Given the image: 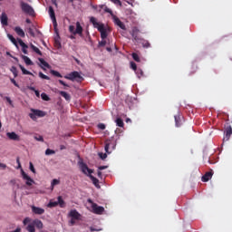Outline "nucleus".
Returning a JSON list of instances; mask_svg holds the SVG:
<instances>
[{
  "instance_id": "nucleus-1",
  "label": "nucleus",
  "mask_w": 232,
  "mask_h": 232,
  "mask_svg": "<svg viewBox=\"0 0 232 232\" xmlns=\"http://www.w3.org/2000/svg\"><path fill=\"white\" fill-rule=\"evenodd\" d=\"M64 79H67L68 81L76 82H82L84 81V77L79 73L77 71H73L67 75L64 76Z\"/></svg>"
},
{
  "instance_id": "nucleus-2",
  "label": "nucleus",
  "mask_w": 232,
  "mask_h": 232,
  "mask_svg": "<svg viewBox=\"0 0 232 232\" xmlns=\"http://www.w3.org/2000/svg\"><path fill=\"white\" fill-rule=\"evenodd\" d=\"M82 31L83 29L80 22H76V29L73 25L69 26V32L72 34V35H80V37H82Z\"/></svg>"
},
{
  "instance_id": "nucleus-3",
  "label": "nucleus",
  "mask_w": 232,
  "mask_h": 232,
  "mask_svg": "<svg viewBox=\"0 0 232 232\" xmlns=\"http://www.w3.org/2000/svg\"><path fill=\"white\" fill-rule=\"evenodd\" d=\"M117 146V140L115 139L111 138L105 141V151L106 153H111L112 150H115Z\"/></svg>"
},
{
  "instance_id": "nucleus-4",
  "label": "nucleus",
  "mask_w": 232,
  "mask_h": 232,
  "mask_svg": "<svg viewBox=\"0 0 232 232\" xmlns=\"http://www.w3.org/2000/svg\"><path fill=\"white\" fill-rule=\"evenodd\" d=\"M87 202L89 204H92V211L95 213V215H102L104 213V208L98 206L96 203L93 202L92 199H87Z\"/></svg>"
},
{
  "instance_id": "nucleus-5",
  "label": "nucleus",
  "mask_w": 232,
  "mask_h": 232,
  "mask_svg": "<svg viewBox=\"0 0 232 232\" xmlns=\"http://www.w3.org/2000/svg\"><path fill=\"white\" fill-rule=\"evenodd\" d=\"M20 6L22 8V11L24 14H28V15H34V14H35V11H34V7L27 3L21 2Z\"/></svg>"
},
{
  "instance_id": "nucleus-6",
  "label": "nucleus",
  "mask_w": 232,
  "mask_h": 232,
  "mask_svg": "<svg viewBox=\"0 0 232 232\" xmlns=\"http://www.w3.org/2000/svg\"><path fill=\"white\" fill-rule=\"evenodd\" d=\"M79 166L81 168V171L84 173V175H92L93 173V170L88 168V165L82 161H79Z\"/></svg>"
},
{
  "instance_id": "nucleus-7",
  "label": "nucleus",
  "mask_w": 232,
  "mask_h": 232,
  "mask_svg": "<svg viewBox=\"0 0 232 232\" xmlns=\"http://www.w3.org/2000/svg\"><path fill=\"white\" fill-rule=\"evenodd\" d=\"M112 21L114 24H116V26H119V28H121V30H126V25L124 24V23H122V21H121V19H119V17H117V15L112 16Z\"/></svg>"
},
{
  "instance_id": "nucleus-8",
  "label": "nucleus",
  "mask_w": 232,
  "mask_h": 232,
  "mask_svg": "<svg viewBox=\"0 0 232 232\" xmlns=\"http://www.w3.org/2000/svg\"><path fill=\"white\" fill-rule=\"evenodd\" d=\"M98 32L101 34V37L102 40L106 39L108 37V31L106 30V27H104V24L102 25H99Z\"/></svg>"
},
{
  "instance_id": "nucleus-9",
  "label": "nucleus",
  "mask_w": 232,
  "mask_h": 232,
  "mask_svg": "<svg viewBox=\"0 0 232 232\" xmlns=\"http://www.w3.org/2000/svg\"><path fill=\"white\" fill-rule=\"evenodd\" d=\"M22 177H23L24 180H26V182H25L26 186H32V184H34L35 182L24 170H22Z\"/></svg>"
},
{
  "instance_id": "nucleus-10",
  "label": "nucleus",
  "mask_w": 232,
  "mask_h": 232,
  "mask_svg": "<svg viewBox=\"0 0 232 232\" xmlns=\"http://www.w3.org/2000/svg\"><path fill=\"white\" fill-rule=\"evenodd\" d=\"M213 178V170L208 171L205 175L202 176L201 180L202 182H209Z\"/></svg>"
},
{
  "instance_id": "nucleus-11",
  "label": "nucleus",
  "mask_w": 232,
  "mask_h": 232,
  "mask_svg": "<svg viewBox=\"0 0 232 232\" xmlns=\"http://www.w3.org/2000/svg\"><path fill=\"white\" fill-rule=\"evenodd\" d=\"M225 133H226V136L224 137L223 140L227 141V140H229V139L231 138V135H232L231 126H228L226 128Z\"/></svg>"
},
{
  "instance_id": "nucleus-12",
  "label": "nucleus",
  "mask_w": 232,
  "mask_h": 232,
  "mask_svg": "<svg viewBox=\"0 0 232 232\" xmlns=\"http://www.w3.org/2000/svg\"><path fill=\"white\" fill-rule=\"evenodd\" d=\"M31 208L33 213H34V215H44V208L35 207V206H33Z\"/></svg>"
},
{
  "instance_id": "nucleus-13",
  "label": "nucleus",
  "mask_w": 232,
  "mask_h": 232,
  "mask_svg": "<svg viewBox=\"0 0 232 232\" xmlns=\"http://www.w3.org/2000/svg\"><path fill=\"white\" fill-rule=\"evenodd\" d=\"M0 21L3 26H8V15H6V13H2Z\"/></svg>"
},
{
  "instance_id": "nucleus-14",
  "label": "nucleus",
  "mask_w": 232,
  "mask_h": 232,
  "mask_svg": "<svg viewBox=\"0 0 232 232\" xmlns=\"http://www.w3.org/2000/svg\"><path fill=\"white\" fill-rule=\"evenodd\" d=\"M6 135L11 140H21V138L15 132H7Z\"/></svg>"
},
{
  "instance_id": "nucleus-15",
  "label": "nucleus",
  "mask_w": 232,
  "mask_h": 232,
  "mask_svg": "<svg viewBox=\"0 0 232 232\" xmlns=\"http://www.w3.org/2000/svg\"><path fill=\"white\" fill-rule=\"evenodd\" d=\"M139 28L137 27H133L131 32H130V35H132L134 41H139Z\"/></svg>"
},
{
  "instance_id": "nucleus-16",
  "label": "nucleus",
  "mask_w": 232,
  "mask_h": 232,
  "mask_svg": "<svg viewBox=\"0 0 232 232\" xmlns=\"http://www.w3.org/2000/svg\"><path fill=\"white\" fill-rule=\"evenodd\" d=\"M89 178L91 179L92 184H94L95 188H97L98 189H101V185H99V179L95 177H93V175H89Z\"/></svg>"
},
{
  "instance_id": "nucleus-17",
  "label": "nucleus",
  "mask_w": 232,
  "mask_h": 232,
  "mask_svg": "<svg viewBox=\"0 0 232 232\" xmlns=\"http://www.w3.org/2000/svg\"><path fill=\"white\" fill-rule=\"evenodd\" d=\"M59 93L61 94V96L63 97V99H65V101H67V102H70V101H72V96L70 95V93L64 91H60Z\"/></svg>"
},
{
  "instance_id": "nucleus-18",
  "label": "nucleus",
  "mask_w": 232,
  "mask_h": 232,
  "mask_svg": "<svg viewBox=\"0 0 232 232\" xmlns=\"http://www.w3.org/2000/svg\"><path fill=\"white\" fill-rule=\"evenodd\" d=\"M31 111L33 113H34V115H36V117H44V115H46V113H44V111H39V110H35V109H32Z\"/></svg>"
},
{
  "instance_id": "nucleus-19",
  "label": "nucleus",
  "mask_w": 232,
  "mask_h": 232,
  "mask_svg": "<svg viewBox=\"0 0 232 232\" xmlns=\"http://www.w3.org/2000/svg\"><path fill=\"white\" fill-rule=\"evenodd\" d=\"M90 22L93 24L94 28H97V29H99V26L104 24L98 23L97 19H95V17L93 16L90 18Z\"/></svg>"
},
{
  "instance_id": "nucleus-20",
  "label": "nucleus",
  "mask_w": 232,
  "mask_h": 232,
  "mask_svg": "<svg viewBox=\"0 0 232 232\" xmlns=\"http://www.w3.org/2000/svg\"><path fill=\"white\" fill-rule=\"evenodd\" d=\"M14 32L17 34V35H19V37H24L25 35L24 31L19 26L14 27Z\"/></svg>"
},
{
  "instance_id": "nucleus-21",
  "label": "nucleus",
  "mask_w": 232,
  "mask_h": 232,
  "mask_svg": "<svg viewBox=\"0 0 232 232\" xmlns=\"http://www.w3.org/2000/svg\"><path fill=\"white\" fill-rule=\"evenodd\" d=\"M22 59L24 61L27 66H32L34 64V62H32V60L26 55H23Z\"/></svg>"
},
{
  "instance_id": "nucleus-22",
  "label": "nucleus",
  "mask_w": 232,
  "mask_h": 232,
  "mask_svg": "<svg viewBox=\"0 0 232 232\" xmlns=\"http://www.w3.org/2000/svg\"><path fill=\"white\" fill-rule=\"evenodd\" d=\"M57 204L60 208H66V202H64L62 196L58 197Z\"/></svg>"
},
{
  "instance_id": "nucleus-23",
  "label": "nucleus",
  "mask_w": 232,
  "mask_h": 232,
  "mask_svg": "<svg viewBox=\"0 0 232 232\" xmlns=\"http://www.w3.org/2000/svg\"><path fill=\"white\" fill-rule=\"evenodd\" d=\"M174 119H175L177 128H179V126H182V119H180V115L174 116Z\"/></svg>"
},
{
  "instance_id": "nucleus-24",
  "label": "nucleus",
  "mask_w": 232,
  "mask_h": 232,
  "mask_svg": "<svg viewBox=\"0 0 232 232\" xmlns=\"http://www.w3.org/2000/svg\"><path fill=\"white\" fill-rule=\"evenodd\" d=\"M70 217H72V218H74L75 220H78L80 215H79V212L77 210H71L70 211Z\"/></svg>"
},
{
  "instance_id": "nucleus-25",
  "label": "nucleus",
  "mask_w": 232,
  "mask_h": 232,
  "mask_svg": "<svg viewBox=\"0 0 232 232\" xmlns=\"http://www.w3.org/2000/svg\"><path fill=\"white\" fill-rule=\"evenodd\" d=\"M33 224H34V227H36L38 229H43V221L39 219H35L33 221Z\"/></svg>"
},
{
  "instance_id": "nucleus-26",
  "label": "nucleus",
  "mask_w": 232,
  "mask_h": 232,
  "mask_svg": "<svg viewBox=\"0 0 232 232\" xmlns=\"http://www.w3.org/2000/svg\"><path fill=\"white\" fill-rule=\"evenodd\" d=\"M115 122L119 128H124V121H122L121 118H117Z\"/></svg>"
},
{
  "instance_id": "nucleus-27",
  "label": "nucleus",
  "mask_w": 232,
  "mask_h": 232,
  "mask_svg": "<svg viewBox=\"0 0 232 232\" xmlns=\"http://www.w3.org/2000/svg\"><path fill=\"white\" fill-rule=\"evenodd\" d=\"M30 47L32 48V50H34L35 52V53H37L38 55H43V53L41 52V50H39V48H37L35 45H34V44H30Z\"/></svg>"
},
{
  "instance_id": "nucleus-28",
  "label": "nucleus",
  "mask_w": 232,
  "mask_h": 232,
  "mask_svg": "<svg viewBox=\"0 0 232 232\" xmlns=\"http://www.w3.org/2000/svg\"><path fill=\"white\" fill-rule=\"evenodd\" d=\"M26 230L29 231V232H35V225L34 223H30L26 227Z\"/></svg>"
},
{
  "instance_id": "nucleus-29",
  "label": "nucleus",
  "mask_w": 232,
  "mask_h": 232,
  "mask_svg": "<svg viewBox=\"0 0 232 232\" xmlns=\"http://www.w3.org/2000/svg\"><path fill=\"white\" fill-rule=\"evenodd\" d=\"M39 63L44 65V68H50V63L44 61L43 58L38 59Z\"/></svg>"
},
{
  "instance_id": "nucleus-30",
  "label": "nucleus",
  "mask_w": 232,
  "mask_h": 232,
  "mask_svg": "<svg viewBox=\"0 0 232 232\" xmlns=\"http://www.w3.org/2000/svg\"><path fill=\"white\" fill-rule=\"evenodd\" d=\"M19 68L22 71V72L24 73V75H33L30 71H27V70L24 69V66L20 64Z\"/></svg>"
},
{
  "instance_id": "nucleus-31",
  "label": "nucleus",
  "mask_w": 232,
  "mask_h": 232,
  "mask_svg": "<svg viewBox=\"0 0 232 232\" xmlns=\"http://www.w3.org/2000/svg\"><path fill=\"white\" fill-rule=\"evenodd\" d=\"M49 15L51 19H55V11L53 10V7L49 6Z\"/></svg>"
},
{
  "instance_id": "nucleus-32",
  "label": "nucleus",
  "mask_w": 232,
  "mask_h": 232,
  "mask_svg": "<svg viewBox=\"0 0 232 232\" xmlns=\"http://www.w3.org/2000/svg\"><path fill=\"white\" fill-rule=\"evenodd\" d=\"M136 75L140 79L144 75V72L142 69L138 68V70L135 71Z\"/></svg>"
},
{
  "instance_id": "nucleus-33",
  "label": "nucleus",
  "mask_w": 232,
  "mask_h": 232,
  "mask_svg": "<svg viewBox=\"0 0 232 232\" xmlns=\"http://www.w3.org/2000/svg\"><path fill=\"white\" fill-rule=\"evenodd\" d=\"M57 206H58L57 201H52V200H51V201L48 203L47 208H57Z\"/></svg>"
},
{
  "instance_id": "nucleus-34",
  "label": "nucleus",
  "mask_w": 232,
  "mask_h": 232,
  "mask_svg": "<svg viewBox=\"0 0 232 232\" xmlns=\"http://www.w3.org/2000/svg\"><path fill=\"white\" fill-rule=\"evenodd\" d=\"M52 75H54V77H60L63 78V74H61V72L55 71V70H52L51 71Z\"/></svg>"
},
{
  "instance_id": "nucleus-35",
  "label": "nucleus",
  "mask_w": 232,
  "mask_h": 232,
  "mask_svg": "<svg viewBox=\"0 0 232 232\" xmlns=\"http://www.w3.org/2000/svg\"><path fill=\"white\" fill-rule=\"evenodd\" d=\"M132 59L136 61V63H140V57L136 53H132Z\"/></svg>"
},
{
  "instance_id": "nucleus-36",
  "label": "nucleus",
  "mask_w": 232,
  "mask_h": 232,
  "mask_svg": "<svg viewBox=\"0 0 232 232\" xmlns=\"http://www.w3.org/2000/svg\"><path fill=\"white\" fill-rule=\"evenodd\" d=\"M8 39L13 43V44H17V40L12 34H7Z\"/></svg>"
},
{
  "instance_id": "nucleus-37",
  "label": "nucleus",
  "mask_w": 232,
  "mask_h": 232,
  "mask_svg": "<svg viewBox=\"0 0 232 232\" xmlns=\"http://www.w3.org/2000/svg\"><path fill=\"white\" fill-rule=\"evenodd\" d=\"M39 77L41 79H44L45 81H50V78L46 74L43 73L42 72H39Z\"/></svg>"
},
{
  "instance_id": "nucleus-38",
  "label": "nucleus",
  "mask_w": 232,
  "mask_h": 232,
  "mask_svg": "<svg viewBox=\"0 0 232 232\" xmlns=\"http://www.w3.org/2000/svg\"><path fill=\"white\" fill-rule=\"evenodd\" d=\"M104 12H106V14H110L113 19V16H115V14H113V11H111V9L105 7L104 8Z\"/></svg>"
},
{
  "instance_id": "nucleus-39",
  "label": "nucleus",
  "mask_w": 232,
  "mask_h": 232,
  "mask_svg": "<svg viewBox=\"0 0 232 232\" xmlns=\"http://www.w3.org/2000/svg\"><path fill=\"white\" fill-rule=\"evenodd\" d=\"M52 21H53L54 32H55L57 34H59V33L57 32V20L54 18V19H52Z\"/></svg>"
},
{
  "instance_id": "nucleus-40",
  "label": "nucleus",
  "mask_w": 232,
  "mask_h": 232,
  "mask_svg": "<svg viewBox=\"0 0 232 232\" xmlns=\"http://www.w3.org/2000/svg\"><path fill=\"white\" fill-rule=\"evenodd\" d=\"M45 155H55V150H51V149H47L45 150Z\"/></svg>"
},
{
  "instance_id": "nucleus-41",
  "label": "nucleus",
  "mask_w": 232,
  "mask_h": 232,
  "mask_svg": "<svg viewBox=\"0 0 232 232\" xmlns=\"http://www.w3.org/2000/svg\"><path fill=\"white\" fill-rule=\"evenodd\" d=\"M104 46H106V40L105 39L99 42V44H98V48H102Z\"/></svg>"
},
{
  "instance_id": "nucleus-42",
  "label": "nucleus",
  "mask_w": 232,
  "mask_h": 232,
  "mask_svg": "<svg viewBox=\"0 0 232 232\" xmlns=\"http://www.w3.org/2000/svg\"><path fill=\"white\" fill-rule=\"evenodd\" d=\"M35 140H38V142H44V138H43V136L38 135V136H34Z\"/></svg>"
},
{
  "instance_id": "nucleus-43",
  "label": "nucleus",
  "mask_w": 232,
  "mask_h": 232,
  "mask_svg": "<svg viewBox=\"0 0 232 232\" xmlns=\"http://www.w3.org/2000/svg\"><path fill=\"white\" fill-rule=\"evenodd\" d=\"M18 43L20 44V46L23 48H28V45L26 44H24V42H23L21 39L18 40Z\"/></svg>"
},
{
  "instance_id": "nucleus-44",
  "label": "nucleus",
  "mask_w": 232,
  "mask_h": 232,
  "mask_svg": "<svg viewBox=\"0 0 232 232\" xmlns=\"http://www.w3.org/2000/svg\"><path fill=\"white\" fill-rule=\"evenodd\" d=\"M60 182H61V181H60L59 179H53V181H52V183H51V186L53 188V186L59 185Z\"/></svg>"
},
{
  "instance_id": "nucleus-45",
  "label": "nucleus",
  "mask_w": 232,
  "mask_h": 232,
  "mask_svg": "<svg viewBox=\"0 0 232 232\" xmlns=\"http://www.w3.org/2000/svg\"><path fill=\"white\" fill-rule=\"evenodd\" d=\"M11 72L14 74V77H17V68H15V66L11 68Z\"/></svg>"
},
{
  "instance_id": "nucleus-46",
  "label": "nucleus",
  "mask_w": 232,
  "mask_h": 232,
  "mask_svg": "<svg viewBox=\"0 0 232 232\" xmlns=\"http://www.w3.org/2000/svg\"><path fill=\"white\" fill-rule=\"evenodd\" d=\"M41 98L43 99V101H50V97H48L47 94L44 92L41 94Z\"/></svg>"
},
{
  "instance_id": "nucleus-47",
  "label": "nucleus",
  "mask_w": 232,
  "mask_h": 232,
  "mask_svg": "<svg viewBox=\"0 0 232 232\" xmlns=\"http://www.w3.org/2000/svg\"><path fill=\"white\" fill-rule=\"evenodd\" d=\"M113 5H119V6H122V2L121 0H110Z\"/></svg>"
},
{
  "instance_id": "nucleus-48",
  "label": "nucleus",
  "mask_w": 232,
  "mask_h": 232,
  "mask_svg": "<svg viewBox=\"0 0 232 232\" xmlns=\"http://www.w3.org/2000/svg\"><path fill=\"white\" fill-rule=\"evenodd\" d=\"M32 222V218H25L23 221L24 226H26V224H30Z\"/></svg>"
},
{
  "instance_id": "nucleus-49",
  "label": "nucleus",
  "mask_w": 232,
  "mask_h": 232,
  "mask_svg": "<svg viewBox=\"0 0 232 232\" xmlns=\"http://www.w3.org/2000/svg\"><path fill=\"white\" fill-rule=\"evenodd\" d=\"M130 68L135 72L138 70L137 63L135 62H130Z\"/></svg>"
},
{
  "instance_id": "nucleus-50",
  "label": "nucleus",
  "mask_w": 232,
  "mask_h": 232,
  "mask_svg": "<svg viewBox=\"0 0 232 232\" xmlns=\"http://www.w3.org/2000/svg\"><path fill=\"white\" fill-rule=\"evenodd\" d=\"M142 46H143V48H150V46H151V44H150V42L145 41L142 43Z\"/></svg>"
},
{
  "instance_id": "nucleus-51",
  "label": "nucleus",
  "mask_w": 232,
  "mask_h": 232,
  "mask_svg": "<svg viewBox=\"0 0 232 232\" xmlns=\"http://www.w3.org/2000/svg\"><path fill=\"white\" fill-rule=\"evenodd\" d=\"M99 157H100V159H102V160H104V159H106L108 157V154H106V153H99Z\"/></svg>"
},
{
  "instance_id": "nucleus-52",
  "label": "nucleus",
  "mask_w": 232,
  "mask_h": 232,
  "mask_svg": "<svg viewBox=\"0 0 232 232\" xmlns=\"http://www.w3.org/2000/svg\"><path fill=\"white\" fill-rule=\"evenodd\" d=\"M29 169L33 173H35V168L34 167V163H29Z\"/></svg>"
},
{
  "instance_id": "nucleus-53",
  "label": "nucleus",
  "mask_w": 232,
  "mask_h": 232,
  "mask_svg": "<svg viewBox=\"0 0 232 232\" xmlns=\"http://www.w3.org/2000/svg\"><path fill=\"white\" fill-rule=\"evenodd\" d=\"M28 34H30L31 37H35V33H34V29L29 28L28 29Z\"/></svg>"
},
{
  "instance_id": "nucleus-54",
  "label": "nucleus",
  "mask_w": 232,
  "mask_h": 232,
  "mask_svg": "<svg viewBox=\"0 0 232 232\" xmlns=\"http://www.w3.org/2000/svg\"><path fill=\"white\" fill-rule=\"evenodd\" d=\"M98 128L99 130H106V125L104 123H99Z\"/></svg>"
},
{
  "instance_id": "nucleus-55",
  "label": "nucleus",
  "mask_w": 232,
  "mask_h": 232,
  "mask_svg": "<svg viewBox=\"0 0 232 232\" xmlns=\"http://www.w3.org/2000/svg\"><path fill=\"white\" fill-rule=\"evenodd\" d=\"M10 81L16 88H19V84L17 83V82H15V79L11 78Z\"/></svg>"
},
{
  "instance_id": "nucleus-56",
  "label": "nucleus",
  "mask_w": 232,
  "mask_h": 232,
  "mask_svg": "<svg viewBox=\"0 0 232 232\" xmlns=\"http://www.w3.org/2000/svg\"><path fill=\"white\" fill-rule=\"evenodd\" d=\"M29 117H30V119H32L33 121H35V119H37V116H36L35 112L30 113V114H29Z\"/></svg>"
},
{
  "instance_id": "nucleus-57",
  "label": "nucleus",
  "mask_w": 232,
  "mask_h": 232,
  "mask_svg": "<svg viewBox=\"0 0 232 232\" xmlns=\"http://www.w3.org/2000/svg\"><path fill=\"white\" fill-rule=\"evenodd\" d=\"M58 82L62 84V86H66L67 88H70V85L66 84L63 80H58Z\"/></svg>"
},
{
  "instance_id": "nucleus-58",
  "label": "nucleus",
  "mask_w": 232,
  "mask_h": 232,
  "mask_svg": "<svg viewBox=\"0 0 232 232\" xmlns=\"http://www.w3.org/2000/svg\"><path fill=\"white\" fill-rule=\"evenodd\" d=\"M108 166H100L98 168V169H100V171H102V169H107Z\"/></svg>"
},
{
  "instance_id": "nucleus-59",
  "label": "nucleus",
  "mask_w": 232,
  "mask_h": 232,
  "mask_svg": "<svg viewBox=\"0 0 232 232\" xmlns=\"http://www.w3.org/2000/svg\"><path fill=\"white\" fill-rule=\"evenodd\" d=\"M5 100L12 106L13 102H12V100L10 99V97H6Z\"/></svg>"
},
{
  "instance_id": "nucleus-60",
  "label": "nucleus",
  "mask_w": 232,
  "mask_h": 232,
  "mask_svg": "<svg viewBox=\"0 0 232 232\" xmlns=\"http://www.w3.org/2000/svg\"><path fill=\"white\" fill-rule=\"evenodd\" d=\"M0 168H2V169H6V164L0 163Z\"/></svg>"
},
{
  "instance_id": "nucleus-61",
  "label": "nucleus",
  "mask_w": 232,
  "mask_h": 232,
  "mask_svg": "<svg viewBox=\"0 0 232 232\" xmlns=\"http://www.w3.org/2000/svg\"><path fill=\"white\" fill-rule=\"evenodd\" d=\"M55 46L61 48V44L57 40H55Z\"/></svg>"
},
{
  "instance_id": "nucleus-62",
  "label": "nucleus",
  "mask_w": 232,
  "mask_h": 232,
  "mask_svg": "<svg viewBox=\"0 0 232 232\" xmlns=\"http://www.w3.org/2000/svg\"><path fill=\"white\" fill-rule=\"evenodd\" d=\"M34 93H35V95H36V97H41V94H40V92H39V91H34Z\"/></svg>"
},
{
  "instance_id": "nucleus-63",
  "label": "nucleus",
  "mask_w": 232,
  "mask_h": 232,
  "mask_svg": "<svg viewBox=\"0 0 232 232\" xmlns=\"http://www.w3.org/2000/svg\"><path fill=\"white\" fill-rule=\"evenodd\" d=\"M28 89L31 90V92H35L36 91L35 87H32V86L28 87Z\"/></svg>"
},
{
  "instance_id": "nucleus-64",
  "label": "nucleus",
  "mask_w": 232,
  "mask_h": 232,
  "mask_svg": "<svg viewBox=\"0 0 232 232\" xmlns=\"http://www.w3.org/2000/svg\"><path fill=\"white\" fill-rule=\"evenodd\" d=\"M60 150H66V146H64V145H60Z\"/></svg>"
}]
</instances>
